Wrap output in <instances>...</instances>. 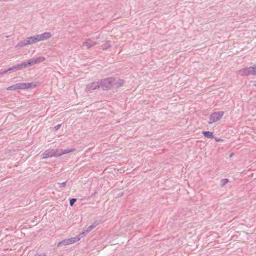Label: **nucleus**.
I'll return each mask as SVG.
<instances>
[{"label":"nucleus","instance_id":"f257e3e1","mask_svg":"<svg viewBox=\"0 0 256 256\" xmlns=\"http://www.w3.org/2000/svg\"><path fill=\"white\" fill-rule=\"evenodd\" d=\"M45 60V58L43 56H38L37 58H33L29 60L27 62H23L18 64V70H20L22 68H25L28 66H31L34 65L35 64L42 62H44Z\"/></svg>","mask_w":256,"mask_h":256},{"label":"nucleus","instance_id":"f03ea898","mask_svg":"<svg viewBox=\"0 0 256 256\" xmlns=\"http://www.w3.org/2000/svg\"><path fill=\"white\" fill-rule=\"evenodd\" d=\"M116 79L113 78H108L102 80L99 82L100 88L104 90H108L112 86Z\"/></svg>","mask_w":256,"mask_h":256},{"label":"nucleus","instance_id":"7ed1b4c3","mask_svg":"<svg viewBox=\"0 0 256 256\" xmlns=\"http://www.w3.org/2000/svg\"><path fill=\"white\" fill-rule=\"evenodd\" d=\"M224 114V112L218 111L212 113L210 116V120L208 122L209 124H212L219 120Z\"/></svg>","mask_w":256,"mask_h":256},{"label":"nucleus","instance_id":"20e7f679","mask_svg":"<svg viewBox=\"0 0 256 256\" xmlns=\"http://www.w3.org/2000/svg\"><path fill=\"white\" fill-rule=\"evenodd\" d=\"M58 150L49 149L46 150L42 154V159H46L48 158L58 157Z\"/></svg>","mask_w":256,"mask_h":256},{"label":"nucleus","instance_id":"39448f33","mask_svg":"<svg viewBox=\"0 0 256 256\" xmlns=\"http://www.w3.org/2000/svg\"><path fill=\"white\" fill-rule=\"evenodd\" d=\"M80 240V238L78 236L72 237L70 238L64 239L60 242L57 246H66L70 244H74L76 242H78Z\"/></svg>","mask_w":256,"mask_h":256},{"label":"nucleus","instance_id":"423d86ee","mask_svg":"<svg viewBox=\"0 0 256 256\" xmlns=\"http://www.w3.org/2000/svg\"><path fill=\"white\" fill-rule=\"evenodd\" d=\"M52 35L50 32H45L40 34H36L38 38L39 42L47 40L52 37Z\"/></svg>","mask_w":256,"mask_h":256},{"label":"nucleus","instance_id":"0eeeda50","mask_svg":"<svg viewBox=\"0 0 256 256\" xmlns=\"http://www.w3.org/2000/svg\"><path fill=\"white\" fill-rule=\"evenodd\" d=\"M98 88H100L99 82H94L86 86L85 91L88 92L90 90H94Z\"/></svg>","mask_w":256,"mask_h":256},{"label":"nucleus","instance_id":"6e6552de","mask_svg":"<svg viewBox=\"0 0 256 256\" xmlns=\"http://www.w3.org/2000/svg\"><path fill=\"white\" fill-rule=\"evenodd\" d=\"M97 44L96 42H94L90 40H88V41L82 43L83 46H86L88 49H90L92 46H95Z\"/></svg>","mask_w":256,"mask_h":256},{"label":"nucleus","instance_id":"1a4fd4ad","mask_svg":"<svg viewBox=\"0 0 256 256\" xmlns=\"http://www.w3.org/2000/svg\"><path fill=\"white\" fill-rule=\"evenodd\" d=\"M28 44H30V42L27 38L26 39L20 42L18 44V46H23Z\"/></svg>","mask_w":256,"mask_h":256},{"label":"nucleus","instance_id":"9d476101","mask_svg":"<svg viewBox=\"0 0 256 256\" xmlns=\"http://www.w3.org/2000/svg\"><path fill=\"white\" fill-rule=\"evenodd\" d=\"M248 70V74H251L252 76H256V64L252 66L249 67Z\"/></svg>","mask_w":256,"mask_h":256},{"label":"nucleus","instance_id":"9b49d317","mask_svg":"<svg viewBox=\"0 0 256 256\" xmlns=\"http://www.w3.org/2000/svg\"><path fill=\"white\" fill-rule=\"evenodd\" d=\"M202 134L207 138H214V135L212 132L210 131H204Z\"/></svg>","mask_w":256,"mask_h":256},{"label":"nucleus","instance_id":"f8f14e48","mask_svg":"<svg viewBox=\"0 0 256 256\" xmlns=\"http://www.w3.org/2000/svg\"><path fill=\"white\" fill-rule=\"evenodd\" d=\"M28 40H30V44H34L39 42L38 38L35 35L33 36H30L28 38Z\"/></svg>","mask_w":256,"mask_h":256},{"label":"nucleus","instance_id":"ddd939ff","mask_svg":"<svg viewBox=\"0 0 256 256\" xmlns=\"http://www.w3.org/2000/svg\"><path fill=\"white\" fill-rule=\"evenodd\" d=\"M18 70V65H16V66H14L12 67H10V68H8V70H5L4 71H3L2 72H0V74H5L8 72H10L11 70H13V71H16V70Z\"/></svg>","mask_w":256,"mask_h":256},{"label":"nucleus","instance_id":"4468645a","mask_svg":"<svg viewBox=\"0 0 256 256\" xmlns=\"http://www.w3.org/2000/svg\"><path fill=\"white\" fill-rule=\"evenodd\" d=\"M100 47L103 50H106L111 48L110 42L109 40L106 41L104 44H102Z\"/></svg>","mask_w":256,"mask_h":256},{"label":"nucleus","instance_id":"2eb2a0df","mask_svg":"<svg viewBox=\"0 0 256 256\" xmlns=\"http://www.w3.org/2000/svg\"><path fill=\"white\" fill-rule=\"evenodd\" d=\"M98 224V223H97L96 222H94L92 224L88 226L86 228V230H85V232H90L94 230Z\"/></svg>","mask_w":256,"mask_h":256},{"label":"nucleus","instance_id":"dca6fc26","mask_svg":"<svg viewBox=\"0 0 256 256\" xmlns=\"http://www.w3.org/2000/svg\"><path fill=\"white\" fill-rule=\"evenodd\" d=\"M124 84V80L121 79H118L116 82H114L113 85L116 86L117 87L121 86Z\"/></svg>","mask_w":256,"mask_h":256},{"label":"nucleus","instance_id":"f3484780","mask_svg":"<svg viewBox=\"0 0 256 256\" xmlns=\"http://www.w3.org/2000/svg\"><path fill=\"white\" fill-rule=\"evenodd\" d=\"M16 84H17L18 90L26 89V83L22 82V83H18Z\"/></svg>","mask_w":256,"mask_h":256},{"label":"nucleus","instance_id":"a211bd4d","mask_svg":"<svg viewBox=\"0 0 256 256\" xmlns=\"http://www.w3.org/2000/svg\"><path fill=\"white\" fill-rule=\"evenodd\" d=\"M74 151V150H68V149H66V150H64L62 152H58V156H62V154H68L70 152H73Z\"/></svg>","mask_w":256,"mask_h":256},{"label":"nucleus","instance_id":"6ab92c4d","mask_svg":"<svg viewBox=\"0 0 256 256\" xmlns=\"http://www.w3.org/2000/svg\"><path fill=\"white\" fill-rule=\"evenodd\" d=\"M26 88H33L36 86V84L34 82L26 83Z\"/></svg>","mask_w":256,"mask_h":256},{"label":"nucleus","instance_id":"aec40b11","mask_svg":"<svg viewBox=\"0 0 256 256\" xmlns=\"http://www.w3.org/2000/svg\"><path fill=\"white\" fill-rule=\"evenodd\" d=\"M18 90L17 84H14L11 86L7 88V90Z\"/></svg>","mask_w":256,"mask_h":256},{"label":"nucleus","instance_id":"412c9836","mask_svg":"<svg viewBox=\"0 0 256 256\" xmlns=\"http://www.w3.org/2000/svg\"><path fill=\"white\" fill-rule=\"evenodd\" d=\"M249 71L248 70V68H244V69H242L241 72H242V74L244 75V76H249V75H251V74H248V72Z\"/></svg>","mask_w":256,"mask_h":256},{"label":"nucleus","instance_id":"4be33fe9","mask_svg":"<svg viewBox=\"0 0 256 256\" xmlns=\"http://www.w3.org/2000/svg\"><path fill=\"white\" fill-rule=\"evenodd\" d=\"M228 181L229 180L228 178H224V179L220 181L221 186H225L228 182Z\"/></svg>","mask_w":256,"mask_h":256},{"label":"nucleus","instance_id":"5701e85b","mask_svg":"<svg viewBox=\"0 0 256 256\" xmlns=\"http://www.w3.org/2000/svg\"><path fill=\"white\" fill-rule=\"evenodd\" d=\"M77 199L76 198H72L70 200V205L72 206L76 202Z\"/></svg>","mask_w":256,"mask_h":256},{"label":"nucleus","instance_id":"b1692460","mask_svg":"<svg viewBox=\"0 0 256 256\" xmlns=\"http://www.w3.org/2000/svg\"><path fill=\"white\" fill-rule=\"evenodd\" d=\"M66 182H67V181H66V182H62V183H58V184L60 185L59 188L65 187L66 186Z\"/></svg>","mask_w":256,"mask_h":256},{"label":"nucleus","instance_id":"393cba45","mask_svg":"<svg viewBox=\"0 0 256 256\" xmlns=\"http://www.w3.org/2000/svg\"><path fill=\"white\" fill-rule=\"evenodd\" d=\"M88 234V232H85V230L82 232H81L79 236H77L78 237V238H80V239L82 238L86 234Z\"/></svg>","mask_w":256,"mask_h":256},{"label":"nucleus","instance_id":"a878e982","mask_svg":"<svg viewBox=\"0 0 256 256\" xmlns=\"http://www.w3.org/2000/svg\"><path fill=\"white\" fill-rule=\"evenodd\" d=\"M61 124H58L54 128V130H58L61 127Z\"/></svg>","mask_w":256,"mask_h":256},{"label":"nucleus","instance_id":"bb28decb","mask_svg":"<svg viewBox=\"0 0 256 256\" xmlns=\"http://www.w3.org/2000/svg\"><path fill=\"white\" fill-rule=\"evenodd\" d=\"M34 256H46V254H38L36 253Z\"/></svg>","mask_w":256,"mask_h":256},{"label":"nucleus","instance_id":"cd10ccee","mask_svg":"<svg viewBox=\"0 0 256 256\" xmlns=\"http://www.w3.org/2000/svg\"><path fill=\"white\" fill-rule=\"evenodd\" d=\"M214 138L216 142H222L223 141V140H222V139L218 138H214Z\"/></svg>","mask_w":256,"mask_h":256},{"label":"nucleus","instance_id":"c85d7f7f","mask_svg":"<svg viewBox=\"0 0 256 256\" xmlns=\"http://www.w3.org/2000/svg\"><path fill=\"white\" fill-rule=\"evenodd\" d=\"M234 155V153H232L230 154V158H232L233 156Z\"/></svg>","mask_w":256,"mask_h":256},{"label":"nucleus","instance_id":"c756f323","mask_svg":"<svg viewBox=\"0 0 256 256\" xmlns=\"http://www.w3.org/2000/svg\"><path fill=\"white\" fill-rule=\"evenodd\" d=\"M255 86H256V84H255Z\"/></svg>","mask_w":256,"mask_h":256}]
</instances>
